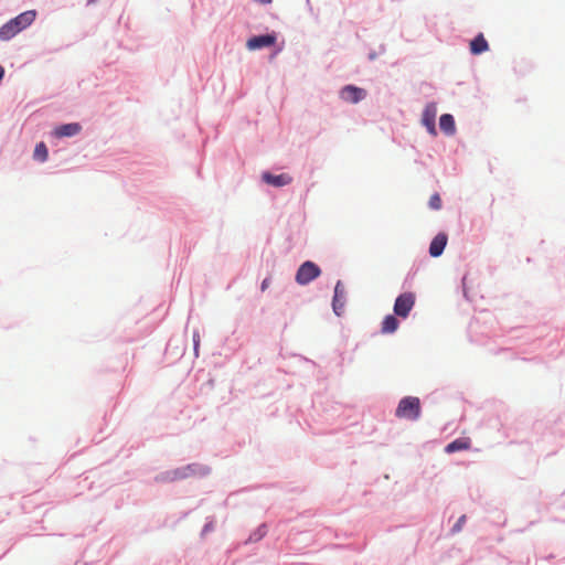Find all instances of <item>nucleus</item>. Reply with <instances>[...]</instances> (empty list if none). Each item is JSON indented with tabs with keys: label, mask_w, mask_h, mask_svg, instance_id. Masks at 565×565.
I'll return each instance as SVG.
<instances>
[{
	"label": "nucleus",
	"mask_w": 565,
	"mask_h": 565,
	"mask_svg": "<svg viewBox=\"0 0 565 565\" xmlns=\"http://www.w3.org/2000/svg\"><path fill=\"white\" fill-rule=\"evenodd\" d=\"M195 465H189L185 468L178 469L174 471V478H186L193 473H195Z\"/></svg>",
	"instance_id": "f3484780"
},
{
	"label": "nucleus",
	"mask_w": 565,
	"mask_h": 565,
	"mask_svg": "<svg viewBox=\"0 0 565 565\" xmlns=\"http://www.w3.org/2000/svg\"><path fill=\"white\" fill-rule=\"evenodd\" d=\"M429 207L433 210H440L441 209V199L438 193H435L429 199Z\"/></svg>",
	"instance_id": "a211bd4d"
},
{
	"label": "nucleus",
	"mask_w": 565,
	"mask_h": 565,
	"mask_svg": "<svg viewBox=\"0 0 565 565\" xmlns=\"http://www.w3.org/2000/svg\"><path fill=\"white\" fill-rule=\"evenodd\" d=\"M345 291L342 282L339 280L334 287V296L332 301L333 311L337 316H341L344 310Z\"/></svg>",
	"instance_id": "6e6552de"
},
{
	"label": "nucleus",
	"mask_w": 565,
	"mask_h": 565,
	"mask_svg": "<svg viewBox=\"0 0 565 565\" xmlns=\"http://www.w3.org/2000/svg\"><path fill=\"white\" fill-rule=\"evenodd\" d=\"M422 412L420 401L415 396H406L402 398L395 411L398 418L416 420L419 418Z\"/></svg>",
	"instance_id": "f03ea898"
},
{
	"label": "nucleus",
	"mask_w": 565,
	"mask_h": 565,
	"mask_svg": "<svg viewBox=\"0 0 565 565\" xmlns=\"http://www.w3.org/2000/svg\"><path fill=\"white\" fill-rule=\"evenodd\" d=\"M320 274V268L313 262L307 260L298 268L296 274V281L303 286L319 277Z\"/></svg>",
	"instance_id": "7ed1b4c3"
},
{
	"label": "nucleus",
	"mask_w": 565,
	"mask_h": 565,
	"mask_svg": "<svg viewBox=\"0 0 565 565\" xmlns=\"http://www.w3.org/2000/svg\"><path fill=\"white\" fill-rule=\"evenodd\" d=\"M465 523H466V515H461L458 519V521L456 522V524L454 525L452 532L457 533V532L461 531V529L465 525Z\"/></svg>",
	"instance_id": "6ab92c4d"
},
{
	"label": "nucleus",
	"mask_w": 565,
	"mask_h": 565,
	"mask_svg": "<svg viewBox=\"0 0 565 565\" xmlns=\"http://www.w3.org/2000/svg\"><path fill=\"white\" fill-rule=\"evenodd\" d=\"M415 303V296L412 292L399 295L394 303V313L398 317L406 318Z\"/></svg>",
	"instance_id": "20e7f679"
},
{
	"label": "nucleus",
	"mask_w": 565,
	"mask_h": 565,
	"mask_svg": "<svg viewBox=\"0 0 565 565\" xmlns=\"http://www.w3.org/2000/svg\"><path fill=\"white\" fill-rule=\"evenodd\" d=\"M399 326L398 320L395 316L388 315L384 318L381 327L382 333H393L397 330Z\"/></svg>",
	"instance_id": "2eb2a0df"
},
{
	"label": "nucleus",
	"mask_w": 565,
	"mask_h": 565,
	"mask_svg": "<svg viewBox=\"0 0 565 565\" xmlns=\"http://www.w3.org/2000/svg\"><path fill=\"white\" fill-rule=\"evenodd\" d=\"M489 50V45L487 40L484 39L483 34H478L471 42H470V52L473 55H479L486 51Z\"/></svg>",
	"instance_id": "ddd939ff"
},
{
	"label": "nucleus",
	"mask_w": 565,
	"mask_h": 565,
	"mask_svg": "<svg viewBox=\"0 0 565 565\" xmlns=\"http://www.w3.org/2000/svg\"><path fill=\"white\" fill-rule=\"evenodd\" d=\"M33 157H34V159H36L41 162H44L47 160L49 151H47V148L44 142H40L35 146Z\"/></svg>",
	"instance_id": "dca6fc26"
},
{
	"label": "nucleus",
	"mask_w": 565,
	"mask_h": 565,
	"mask_svg": "<svg viewBox=\"0 0 565 565\" xmlns=\"http://www.w3.org/2000/svg\"><path fill=\"white\" fill-rule=\"evenodd\" d=\"M35 17L36 12L34 10H29L11 19L0 28V40L8 41L12 39L19 32L31 25Z\"/></svg>",
	"instance_id": "f257e3e1"
},
{
	"label": "nucleus",
	"mask_w": 565,
	"mask_h": 565,
	"mask_svg": "<svg viewBox=\"0 0 565 565\" xmlns=\"http://www.w3.org/2000/svg\"><path fill=\"white\" fill-rule=\"evenodd\" d=\"M269 285H270V278H265L260 285L262 291H265L269 287Z\"/></svg>",
	"instance_id": "aec40b11"
},
{
	"label": "nucleus",
	"mask_w": 565,
	"mask_h": 565,
	"mask_svg": "<svg viewBox=\"0 0 565 565\" xmlns=\"http://www.w3.org/2000/svg\"><path fill=\"white\" fill-rule=\"evenodd\" d=\"M365 95H366V93L364 89L353 86V85H348V86L343 87L340 93V96L343 100H345L348 103H353V104L362 100L365 97Z\"/></svg>",
	"instance_id": "0eeeda50"
},
{
	"label": "nucleus",
	"mask_w": 565,
	"mask_h": 565,
	"mask_svg": "<svg viewBox=\"0 0 565 565\" xmlns=\"http://www.w3.org/2000/svg\"><path fill=\"white\" fill-rule=\"evenodd\" d=\"M470 447H471V440L469 438L462 437V438H458V439H455L454 441L449 443L446 446L445 451L447 454H452L456 451L468 450Z\"/></svg>",
	"instance_id": "f8f14e48"
},
{
	"label": "nucleus",
	"mask_w": 565,
	"mask_h": 565,
	"mask_svg": "<svg viewBox=\"0 0 565 565\" xmlns=\"http://www.w3.org/2000/svg\"><path fill=\"white\" fill-rule=\"evenodd\" d=\"M447 235L445 233L437 234L430 243L429 254L433 257H438L443 254L447 245Z\"/></svg>",
	"instance_id": "9d476101"
},
{
	"label": "nucleus",
	"mask_w": 565,
	"mask_h": 565,
	"mask_svg": "<svg viewBox=\"0 0 565 565\" xmlns=\"http://www.w3.org/2000/svg\"><path fill=\"white\" fill-rule=\"evenodd\" d=\"M198 347H199V335H194V350L198 351Z\"/></svg>",
	"instance_id": "412c9836"
},
{
	"label": "nucleus",
	"mask_w": 565,
	"mask_h": 565,
	"mask_svg": "<svg viewBox=\"0 0 565 565\" xmlns=\"http://www.w3.org/2000/svg\"><path fill=\"white\" fill-rule=\"evenodd\" d=\"M276 43V36L274 34H264L250 38L246 46L250 51L259 50L263 47L271 46Z\"/></svg>",
	"instance_id": "423d86ee"
},
{
	"label": "nucleus",
	"mask_w": 565,
	"mask_h": 565,
	"mask_svg": "<svg viewBox=\"0 0 565 565\" xmlns=\"http://www.w3.org/2000/svg\"><path fill=\"white\" fill-rule=\"evenodd\" d=\"M439 126H440V129L446 135H450L451 136L456 131L455 119H454V117L450 114H444V115L440 116V118H439Z\"/></svg>",
	"instance_id": "4468645a"
},
{
	"label": "nucleus",
	"mask_w": 565,
	"mask_h": 565,
	"mask_svg": "<svg viewBox=\"0 0 565 565\" xmlns=\"http://www.w3.org/2000/svg\"><path fill=\"white\" fill-rule=\"evenodd\" d=\"M81 130H82V127L79 124L71 122V124H65V125H61V126L56 127L54 130V135L58 138L73 137V136H76L77 134H79Z\"/></svg>",
	"instance_id": "9b49d317"
},
{
	"label": "nucleus",
	"mask_w": 565,
	"mask_h": 565,
	"mask_svg": "<svg viewBox=\"0 0 565 565\" xmlns=\"http://www.w3.org/2000/svg\"><path fill=\"white\" fill-rule=\"evenodd\" d=\"M262 178H263L264 182H266L267 184H270L273 186H276V188L287 185V184L291 183V181H292V178L288 173H281L278 175H274L269 172H265V173H263Z\"/></svg>",
	"instance_id": "1a4fd4ad"
},
{
	"label": "nucleus",
	"mask_w": 565,
	"mask_h": 565,
	"mask_svg": "<svg viewBox=\"0 0 565 565\" xmlns=\"http://www.w3.org/2000/svg\"><path fill=\"white\" fill-rule=\"evenodd\" d=\"M4 68L0 65V81L3 78Z\"/></svg>",
	"instance_id": "4be33fe9"
},
{
	"label": "nucleus",
	"mask_w": 565,
	"mask_h": 565,
	"mask_svg": "<svg viewBox=\"0 0 565 565\" xmlns=\"http://www.w3.org/2000/svg\"><path fill=\"white\" fill-rule=\"evenodd\" d=\"M437 116V105L435 103H429L425 106L423 115H422V124L426 127L427 131L431 136L437 135L435 120Z\"/></svg>",
	"instance_id": "39448f33"
}]
</instances>
